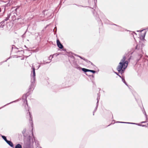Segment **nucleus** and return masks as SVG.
<instances>
[{"label": "nucleus", "mask_w": 148, "mask_h": 148, "mask_svg": "<svg viewBox=\"0 0 148 148\" xmlns=\"http://www.w3.org/2000/svg\"><path fill=\"white\" fill-rule=\"evenodd\" d=\"M143 44H137L135 48L133 49V51L130 54H128L129 58L127 60H125L126 57L125 56L123 57V58L121 60L120 62L116 69L119 73H120L122 75L124 73L125 70L127 68L128 64V61H130L132 56L131 55L134 52H135L137 54V58L136 60V63H138L140 59L142 58L143 52L142 50V47Z\"/></svg>", "instance_id": "obj_1"}, {"label": "nucleus", "mask_w": 148, "mask_h": 148, "mask_svg": "<svg viewBox=\"0 0 148 148\" xmlns=\"http://www.w3.org/2000/svg\"><path fill=\"white\" fill-rule=\"evenodd\" d=\"M31 93H29V92H27L26 94H24L22 97L23 101L24 103H25V108L27 112V114H28L29 116V120L30 123H32V124H33L32 121V116L31 115L30 112L29 111V109L28 105L27 100V97Z\"/></svg>", "instance_id": "obj_2"}, {"label": "nucleus", "mask_w": 148, "mask_h": 148, "mask_svg": "<svg viewBox=\"0 0 148 148\" xmlns=\"http://www.w3.org/2000/svg\"><path fill=\"white\" fill-rule=\"evenodd\" d=\"M70 58L69 60L72 65L74 68L80 70L82 68L77 64V60L75 59L73 55L70 54L68 55Z\"/></svg>", "instance_id": "obj_3"}, {"label": "nucleus", "mask_w": 148, "mask_h": 148, "mask_svg": "<svg viewBox=\"0 0 148 148\" xmlns=\"http://www.w3.org/2000/svg\"><path fill=\"white\" fill-rule=\"evenodd\" d=\"M20 7V6H17L16 7H14L13 9L15 8L14 9V11H13L12 12L13 13L12 15V20L13 21L16 20V17L18 15V12L20 11L19 8Z\"/></svg>", "instance_id": "obj_4"}, {"label": "nucleus", "mask_w": 148, "mask_h": 148, "mask_svg": "<svg viewBox=\"0 0 148 148\" xmlns=\"http://www.w3.org/2000/svg\"><path fill=\"white\" fill-rule=\"evenodd\" d=\"M32 137L30 136L27 137V140L24 142L23 148H31V139Z\"/></svg>", "instance_id": "obj_5"}, {"label": "nucleus", "mask_w": 148, "mask_h": 148, "mask_svg": "<svg viewBox=\"0 0 148 148\" xmlns=\"http://www.w3.org/2000/svg\"><path fill=\"white\" fill-rule=\"evenodd\" d=\"M88 3L90 6H86L81 5V6L83 7H88L92 9H94L96 8V2L95 0H89Z\"/></svg>", "instance_id": "obj_6"}, {"label": "nucleus", "mask_w": 148, "mask_h": 148, "mask_svg": "<svg viewBox=\"0 0 148 148\" xmlns=\"http://www.w3.org/2000/svg\"><path fill=\"white\" fill-rule=\"evenodd\" d=\"M93 9V11H92V12L94 16L95 17V18L97 21L98 22V23L99 24L100 23L101 24H102V23L101 22V20L100 19V18L99 17V15L97 14V13H95V9L94 8Z\"/></svg>", "instance_id": "obj_7"}, {"label": "nucleus", "mask_w": 148, "mask_h": 148, "mask_svg": "<svg viewBox=\"0 0 148 148\" xmlns=\"http://www.w3.org/2000/svg\"><path fill=\"white\" fill-rule=\"evenodd\" d=\"M81 70L85 73V74L87 76H89L88 74L86 73L87 72H90L93 74H94L96 73V71H95L90 70L85 68H82L81 69Z\"/></svg>", "instance_id": "obj_8"}, {"label": "nucleus", "mask_w": 148, "mask_h": 148, "mask_svg": "<svg viewBox=\"0 0 148 148\" xmlns=\"http://www.w3.org/2000/svg\"><path fill=\"white\" fill-rule=\"evenodd\" d=\"M56 43L57 46L60 49H62L64 47L63 45L61 43L60 41L58 39H57L56 40Z\"/></svg>", "instance_id": "obj_9"}, {"label": "nucleus", "mask_w": 148, "mask_h": 148, "mask_svg": "<svg viewBox=\"0 0 148 148\" xmlns=\"http://www.w3.org/2000/svg\"><path fill=\"white\" fill-rule=\"evenodd\" d=\"M71 78L68 77H66L64 78L65 83H63V84H65L66 85L69 84L70 83Z\"/></svg>", "instance_id": "obj_10"}, {"label": "nucleus", "mask_w": 148, "mask_h": 148, "mask_svg": "<svg viewBox=\"0 0 148 148\" xmlns=\"http://www.w3.org/2000/svg\"><path fill=\"white\" fill-rule=\"evenodd\" d=\"M35 86V85L34 84H31L29 86V88L28 89V90L27 92H29V93H31V91L33 89V90L34 89V87Z\"/></svg>", "instance_id": "obj_11"}, {"label": "nucleus", "mask_w": 148, "mask_h": 148, "mask_svg": "<svg viewBox=\"0 0 148 148\" xmlns=\"http://www.w3.org/2000/svg\"><path fill=\"white\" fill-rule=\"evenodd\" d=\"M146 32H147L145 31L143 34L141 35V36H140V39L141 40H142L143 41L146 40L145 39V36Z\"/></svg>", "instance_id": "obj_12"}, {"label": "nucleus", "mask_w": 148, "mask_h": 148, "mask_svg": "<svg viewBox=\"0 0 148 148\" xmlns=\"http://www.w3.org/2000/svg\"><path fill=\"white\" fill-rule=\"evenodd\" d=\"M6 142L10 147L12 148H14V145L13 143L11 140H8Z\"/></svg>", "instance_id": "obj_13"}, {"label": "nucleus", "mask_w": 148, "mask_h": 148, "mask_svg": "<svg viewBox=\"0 0 148 148\" xmlns=\"http://www.w3.org/2000/svg\"><path fill=\"white\" fill-rule=\"evenodd\" d=\"M32 74L33 77H36V73L35 71V68L34 66H32Z\"/></svg>", "instance_id": "obj_14"}, {"label": "nucleus", "mask_w": 148, "mask_h": 148, "mask_svg": "<svg viewBox=\"0 0 148 148\" xmlns=\"http://www.w3.org/2000/svg\"><path fill=\"white\" fill-rule=\"evenodd\" d=\"M19 99H17L16 100H15L14 101H12L10 102V103H8L7 104H6V105H5L4 106H2V107L0 108V109H1V108H3V107H5V106H7L8 105H9L10 104H11L12 103H14V102H16L17 101H19Z\"/></svg>", "instance_id": "obj_15"}, {"label": "nucleus", "mask_w": 148, "mask_h": 148, "mask_svg": "<svg viewBox=\"0 0 148 148\" xmlns=\"http://www.w3.org/2000/svg\"><path fill=\"white\" fill-rule=\"evenodd\" d=\"M5 25L3 21H0V28H3Z\"/></svg>", "instance_id": "obj_16"}, {"label": "nucleus", "mask_w": 148, "mask_h": 148, "mask_svg": "<svg viewBox=\"0 0 148 148\" xmlns=\"http://www.w3.org/2000/svg\"><path fill=\"white\" fill-rule=\"evenodd\" d=\"M81 59L83 60L85 62H86L87 63H88L89 62H90V61L87 60V59H85V58L83 57L80 56H79V57Z\"/></svg>", "instance_id": "obj_17"}, {"label": "nucleus", "mask_w": 148, "mask_h": 148, "mask_svg": "<svg viewBox=\"0 0 148 148\" xmlns=\"http://www.w3.org/2000/svg\"><path fill=\"white\" fill-rule=\"evenodd\" d=\"M36 80V77H33L31 79V84H35Z\"/></svg>", "instance_id": "obj_18"}, {"label": "nucleus", "mask_w": 148, "mask_h": 148, "mask_svg": "<svg viewBox=\"0 0 148 148\" xmlns=\"http://www.w3.org/2000/svg\"><path fill=\"white\" fill-rule=\"evenodd\" d=\"M121 28H119V27H117V28H115L114 30L116 31H122V29H123V28L121 26Z\"/></svg>", "instance_id": "obj_19"}, {"label": "nucleus", "mask_w": 148, "mask_h": 148, "mask_svg": "<svg viewBox=\"0 0 148 148\" xmlns=\"http://www.w3.org/2000/svg\"><path fill=\"white\" fill-rule=\"evenodd\" d=\"M15 148H22V147L20 144L18 143L15 145Z\"/></svg>", "instance_id": "obj_20"}, {"label": "nucleus", "mask_w": 148, "mask_h": 148, "mask_svg": "<svg viewBox=\"0 0 148 148\" xmlns=\"http://www.w3.org/2000/svg\"><path fill=\"white\" fill-rule=\"evenodd\" d=\"M2 138L6 142L8 140L7 139L6 137L5 136L2 135L1 134H0Z\"/></svg>", "instance_id": "obj_21"}, {"label": "nucleus", "mask_w": 148, "mask_h": 148, "mask_svg": "<svg viewBox=\"0 0 148 148\" xmlns=\"http://www.w3.org/2000/svg\"><path fill=\"white\" fill-rule=\"evenodd\" d=\"M122 81L127 86H128V85L127 84V83L126 82L125 79V77L124 76L122 78H121Z\"/></svg>", "instance_id": "obj_22"}, {"label": "nucleus", "mask_w": 148, "mask_h": 148, "mask_svg": "<svg viewBox=\"0 0 148 148\" xmlns=\"http://www.w3.org/2000/svg\"><path fill=\"white\" fill-rule=\"evenodd\" d=\"M98 103H99V101L98 100V101L97 102V103H96V106L93 111V113H95L97 110V108H98Z\"/></svg>", "instance_id": "obj_23"}, {"label": "nucleus", "mask_w": 148, "mask_h": 148, "mask_svg": "<svg viewBox=\"0 0 148 148\" xmlns=\"http://www.w3.org/2000/svg\"><path fill=\"white\" fill-rule=\"evenodd\" d=\"M21 16L19 15V14H18V16L16 17V20L17 21H21Z\"/></svg>", "instance_id": "obj_24"}, {"label": "nucleus", "mask_w": 148, "mask_h": 148, "mask_svg": "<svg viewBox=\"0 0 148 148\" xmlns=\"http://www.w3.org/2000/svg\"><path fill=\"white\" fill-rule=\"evenodd\" d=\"M1 8V11H2L3 10V12H4L5 10L6 9L5 8V6H4L3 5L2 6H1V8Z\"/></svg>", "instance_id": "obj_25"}, {"label": "nucleus", "mask_w": 148, "mask_h": 148, "mask_svg": "<svg viewBox=\"0 0 148 148\" xmlns=\"http://www.w3.org/2000/svg\"><path fill=\"white\" fill-rule=\"evenodd\" d=\"M10 5V3H8L7 4H5V5H3L4 6H5V8H6V9H7L8 8H7V7H8V6H9Z\"/></svg>", "instance_id": "obj_26"}, {"label": "nucleus", "mask_w": 148, "mask_h": 148, "mask_svg": "<svg viewBox=\"0 0 148 148\" xmlns=\"http://www.w3.org/2000/svg\"><path fill=\"white\" fill-rule=\"evenodd\" d=\"M70 54L71 55H73L74 56H77L78 57H79V55H78L77 54H75L74 53H69V55Z\"/></svg>", "instance_id": "obj_27"}, {"label": "nucleus", "mask_w": 148, "mask_h": 148, "mask_svg": "<svg viewBox=\"0 0 148 148\" xmlns=\"http://www.w3.org/2000/svg\"><path fill=\"white\" fill-rule=\"evenodd\" d=\"M143 114L145 115V117L147 120V115L145 111V110H144V111H143Z\"/></svg>", "instance_id": "obj_28"}, {"label": "nucleus", "mask_w": 148, "mask_h": 148, "mask_svg": "<svg viewBox=\"0 0 148 148\" xmlns=\"http://www.w3.org/2000/svg\"><path fill=\"white\" fill-rule=\"evenodd\" d=\"M110 25H115V26H117V27H119V28H121L120 26H119V25H117L115 24L114 23H112Z\"/></svg>", "instance_id": "obj_29"}, {"label": "nucleus", "mask_w": 148, "mask_h": 148, "mask_svg": "<svg viewBox=\"0 0 148 148\" xmlns=\"http://www.w3.org/2000/svg\"><path fill=\"white\" fill-rule=\"evenodd\" d=\"M53 31L54 32V34H56V32H57V27H55L54 28V29H53Z\"/></svg>", "instance_id": "obj_30"}, {"label": "nucleus", "mask_w": 148, "mask_h": 148, "mask_svg": "<svg viewBox=\"0 0 148 148\" xmlns=\"http://www.w3.org/2000/svg\"><path fill=\"white\" fill-rule=\"evenodd\" d=\"M43 31H44V30H42V31L41 32H39V33H37V34H38V35H39V36H40L42 35V32H43Z\"/></svg>", "instance_id": "obj_31"}, {"label": "nucleus", "mask_w": 148, "mask_h": 148, "mask_svg": "<svg viewBox=\"0 0 148 148\" xmlns=\"http://www.w3.org/2000/svg\"><path fill=\"white\" fill-rule=\"evenodd\" d=\"M12 14H13V13H12V12L10 13L8 15V16L7 17H8V18H9L10 16L11 15L12 16Z\"/></svg>", "instance_id": "obj_32"}, {"label": "nucleus", "mask_w": 148, "mask_h": 148, "mask_svg": "<svg viewBox=\"0 0 148 148\" xmlns=\"http://www.w3.org/2000/svg\"><path fill=\"white\" fill-rule=\"evenodd\" d=\"M9 18H8V17H6L2 21H3L4 22V23H5V22L6 21H7Z\"/></svg>", "instance_id": "obj_33"}, {"label": "nucleus", "mask_w": 148, "mask_h": 148, "mask_svg": "<svg viewBox=\"0 0 148 148\" xmlns=\"http://www.w3.org/2000/svg\"><path fill=\"white\" fill-rule=\"evenodd\" d=\"M9 59V58H8L5 61H3L1 62H0V65H2V64L3 63V62H7V60Z\"/></svg>", "instance_id": "obj_34"}, {"label": "nucleus", "mask_w": 148, "mask_h": 148, "mask_svg": "<svg viewBox=\"0 0 148 148\" xmlns=\"http://www.w3.org/2000/svg\"><path fill=\"white\" fill-rule=\"evenodd\" d=\"M9 59V58H8L5 61H3L1 62H0V65H2V64L3 63V62H7V60Z\"/></svg>", "instance_id": "obj_35"}, {"label": "nucleus", "mask_w": 148, "mask_h": 148, "mask_svg": "<svg viewBox=\"0 0 148 148\" xmlns=\"http://www.w3.org/2000/svg\"><path fill=\"white\" fill-rule=\"evenodd\" d=\"M25 132H26V130H25V129H24V130H23L22 131V134H23H23H25Z\"/></svg>", "instance_id": "obj_36"}, {"label": "nucleus", "mask_w": 148, "mask_h": 148, "mask_svg": "<svg viewBox=\"0 0 148 148\" xmlns=\"http://www.w3.org/2000/svg\"><path fill=\"white\" fill-rule=\"evenodd\" d=\"M127 124H134V125H136V123H131V122H128V123H127Z\"/></svg>", "instance_id": "obj_37"}, {"label": "nucleus", "mask_w": 148, "mask_h": 148, "mask_svg": "<svg viewBox=\"0 0 148 148\" xmlns=\"http://www.w3.org/2000/svg\"><path fill=\"white\" fill-rule=\"evenodd\" d=\"M146 29H143V30H137V32H142V31H143V30H146Z\"/></svg>", "instance_id": "obj_38"}, {"label": "nucleus", "mask_w": 148, "mask_h": 148, "mask_svg": "<svg viewBox=\"0 0 148 148\" xmlns=\"http://www.w3.org/2000/svg\"><path fill=\"white\" fill-rule=\"evenodd\" d=\"M88 76L89 77H92L93 78H94V76L93 75H89V76Z\"/></svg>", "instance_id": "obj_39"}, {"label": "nucleus", "mask_w": 148, "mask_h": 148, "mask_svg": "<svg viewBox=\"0 0 148 148\" xmlns=\"http://www.w3.org/2000/svg\"><path fill=\"white\" fill-rule=\"evenodd\" d=\"M51 56V55H50V56L49 57H48V58H49V60H51V59L53 58V56H52V57H51V59H50V57Z\"/></svg>", "instance_id": "obj_40"}, {"label": "nucleus", "mask_w": 148, "mask_h": 148, "mask_svg": "<svg viewBox=\"0 0 148 148\" xmlns=\"http://www.w3.org/2000/svg\"><path fill=\"white\" fill-rule=\"evenodd\" d=\"M47 12V11L46 10H43V11H42V13H43V14H44L45 15V12Z\"/></svg>", "instance_id": "obj_41"}, {"label": "nucleus", "mask_w": 148, "mask_h": 148, "mask_svg": "<svg viewBox=\"0 0 148 148\" xmlns=\"http://www.w3.org/2000/svg\"><path fill=\"white\" fill-rule=\"evenodd\" d=\"M73 5H75L77 6L78 7H81V5H77V4H74Z\"/></svg>", "instance_id": "obj_42"}, {"label": "nucleus", "mask_w": 148, "mask_h": 148, "mask_svg": "<svg viewBox=\"0 0 148 148\" xmlns=\"http://www.w3.org/2000/svg\"><path fill=\"white\" fill-rule=\"evenodd\" d=\"M50 62H46L45 63H41V64H48V63H49Z\"/></svg>", "instance_id": "obj_43"}, {"label": "nucleus", "mask_w": 148, "mask_h": 148, "mask_svg": "<svg viewBox=\"0 0 148 148\" xmlns=\"http://www.w3.org/2000/svg\"><path fill=\"white\" fill-rule=\"evenodd\" d=\"M119 123H128V122L121 121V122H119Z\"/></svg>", "instance_id": "obj_44"}, {"label": "nucleus", "mask_w": 148, "mask_h": 148, "mask_svg": "<svg viewBox=\"0 0 148 148\" xmlns=\"http://www.w3.org/2000/svg\"><path fill=\"white\" fill-rule=\"evenodd\" d=\"M118 76L120 77L121 78V79L122 78H123V77L124 76H121V75H118Z\"/></svg>", "instance_id": "obj_45"}, {"label": "nucleus", "mask_w": 148, "mask_h": 148, "mask_svg": "<svg viewBox=\"0 0 148 148\" xmlns=\"http://www.w3.org/2000/svg\"><path fill=\"white\" fill-rule=\"evenodd\" d=\"M136 125H138L139 126H141V125H142L140 124L137 123H136Z\"/></svg>", "instance_id": "obj_46"}, {"label": "nucleus", "mask_w": 148, "mask_h": 148, "mask_svg": "<svg viewBox=\"0 0 148 148\" xmlns=\"http://www.w3.org/2000/svg\"><path fill=\"white\" fill-rule=\"evenodd\" d=\"M90 63L91 64L92 66H94V64L90 61V62H89L88 63Z\"/></svg>", "instance_id": "obj_47"}, {"label": "nucleus", "mask_w": 148, "mask_h": 148, "mask_svg": "<svg viewBox=\"0 0 148 148\" xmlns=\"http://www.w3.org/2000/svg\"><path fill=\"white\" fill-rule=\"evenodd\" d=\"M141 126L142 127H147V125H142Z\"/></svg>", "instance_id": "obj_48"}, {"label": "nucleus", "mask_w": 148, "mask_h": 148, "mask_svg": "<svg viewBox=\"0 0 148 148\" xmlns=\"http://www.w3.org/2000/svg\"><path fill=\"white\" fill-rule=\"evenodd\" d=\"M147 122V121H142V122H141V123H145L146 122Z\"/></svg>", "instance_id": "obj_49"}, {"label": "nucleus", "mask_w": 148, "mask_h": 148, "mask_svg": "<svg viewBox=\"0 0 148 148\" xmlns=\"http://www.w3.org/2000/svg\"><path fill=\"white\" fill-rule=\"evenodd\" d=\"M20 51H21V52H23V53H24V51H23V50H21V51H20L19 50V51H18V52H20Z\"/></svg>", "instance_id": "obj_50"}, {"label": "nucleus", "mask_w": 148, "mask_h": 148, "mask_svg": "<svg viewBox=\"0 0 148 148\" xmlns=\"http://www.w3.org/2000/svg\"><path fill=\"white\" fill-rule=\"evenodd\" d=\"M114 73L116 75H119V73L117 72H115Z\"/></svg>", "instance_id": "obj_51"}, {"label": "nucleus", "mask_w": 148, "mask_h": 148, "mask_svg": "<svg viewBox=\"0 0 148 148\" xmlns=\"http://www.w3.org/2000/svg\"><path fill=\"white\" fill-rule=\"evenodd\" d=\"M40 65H39L38 66V68H37V69H39V68L40 67Z\"/></svg>", "instance_id": "obj_52"}, {"label": "nucleus", "mask_w": 148, "mask_h": 148, "mask_svg": "<svg viewBox=\"0 0 148 148\" xmlns=\"http://www.w3.org/2000/svg\"><path fill=\"white\" fill-rule=\"evenodd\" d=\"M13 46H14V48H15V49H18V48H17L15 46H14V45H13Z\"/></svg>", "instance_id": "obj_53"}, {"label": "nucleus", "mask_w": 148, "mask_h": 148, "mask_svg": "<svg viewBox=\"0 0 148 148\" xmlns=\"http://www.w3.org/2000/svg\"><path fill=\"white\" fill-rule=\"evenodd\" d=\"M62 2V1L61 0H60V3L59 5H60V4L61 5Z\"/></svg>", "instance_id": "obj_54"}, {"label": "nucleus", "mask_w": 148, "mask_h": 148, "mask_svg": "<svg viewBox=\"0 0 148 148\" xmlns=\"http://www.w3.org/2000/svg\"><path fill=\"white\" fill-rule=\"evenodd\" d=\"M3 15V14H0V16H2Z\"/></svg>", "instance_id": "obj_55"}, {"label": "nucleus", "mask_w": 148, "mask_h": 148, "mask_svg": "<svg viewBox=\"0 0 148 148\" xmlns=\"http://www.w3.org/2000/svg\"><path fill=\"white\" fill-rule=\"evenodd\" d=\"M97 101H98V100L99 101V99H98V97H97Z\"/></svg>", "instance_id": "obj_56"}, {"label": "nucleus", "mask_w": 148, "mask_h": 148, "mask_svg": "<svg viewBox=\"0 0 148 148\" xmlns=\"http://www.w3.org/2000/svg\"><path fill=\"white\" fill-rule=\"evenodd\" d=\"M146 125H147V127H148V123H147Z\"/></svg>", "instance_id": "obj_57"}, {"label": "nucleus", "mask_w": 148, "mask_h": 148, "mask_svg": "<svg viewBox=\"0 0 148 148\" xmlns=\"http://www.w3.org/2000/svg\"><path fill=\"white\" fill-rule=\"evenodd\" d=\"M1 11V8H0V12Z\"/></svg>", "instance_id": "obj_58"}, {"label": "nucleus", "mask_w": 148, "mask_h": 148, "mask_svg": "<svg viewBox=\"0 0 148 148\" xmlns=\"http://www.w3.org/2000/svg\"><path fill=\"white\" fill-rule=\"evenodd\" d=\"M24 46H25V47H26V48H27V47H26V45H25Z\"/></svg>", "instance_id": "obj_59"}, {"label": "nucleus", "mask_w": 148, "mask_h": 148, "mask_svg": "<svg viewBox=\"0 0 148 148\" xmlns=\"http://www.w3.org/2000/svg\"><path fill=\"white\" fill-rule=\"evenodd\" d=\"M121 121H117L116 123H119V122H121Z\"/></svg>", "instance_id": "obj_60"}, {"label": "nucleus", "mask_w": 148, "mask_h": 148, "mask_svg": "<svg viewBox=\"0 0 148 148\" xmlns=\"http://www.w3.org/2000/svg\"><path fill=\"white\" fill-rule=\"evenodd\" d=\"M111 124H109V125H108L107 126H110V125Z\"/></svg>", "instance_id": "obj_61"}, {"label": "nucleus", "mask_w": 148, "mask_h": 148, "mask_svg": "<svg viewBox=\"0 0 148 148\" xmlns=\"http://www.w3.org/2000/svg\"><path fill=\"white\" fill-rule=\"evenodd\" d=\"M13 47H12V50L13 49Z\"/></svg>", "instance_id": "obj_62"}, {"label": "nucleus", "mask_w": 148, "mask_h": 148, "mask_svg": "<svg viewBox=\"0 0 148 148\" xmlns=\"http://www.w3.org/2000/svg\"><path fill=\"white\" fill-rule=\"evenodd\" d=\"M146 30L147 29L148 30V27L147 28H146Z\"/></svg>", "instance_id": "obj_63"}, {"label": "nucleus", "mask_w": 148, "mask_h": 148, "mask_svg": "<svg viewBox=\"0 0 148 148\" xmlns=\"http://www.w3.org/2000/svg\"><path fill=\"white\" fill-rule=\"evenodd\" d=\"M62 50H63V51H65L66 50V49H63Z\"/></svg>", "instance_id": "obj_64"}]
</instances>
